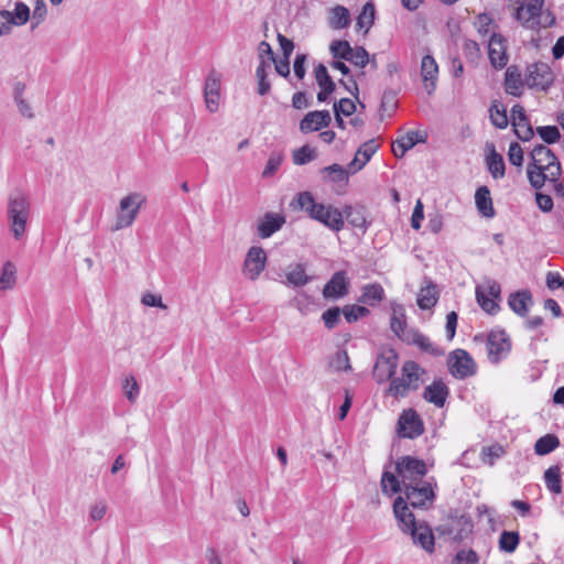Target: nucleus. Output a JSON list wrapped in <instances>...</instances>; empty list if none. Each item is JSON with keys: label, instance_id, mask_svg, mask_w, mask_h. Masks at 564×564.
<instances>
[{"label": "nucleus", "instance_id": "9d476101", "mask_svg": "<svg viewBox=\"0 0 564 564\" xmlns=\"http://www.w3.org/2000/svg\"><path fill=\"white\" fill-rule=\"evenodd\" d=\"M397 471L401 477L403 486L422 482L427 469L424 460L411 456H404L397 463Z\"/></svg>", "mask_w": 564, "mask_h": 564}, {"label": "nucleus", "instance_id": "2eb2a0df", "mask_svg": "<svg viewBox=\"0 0 564 564\" xmlns=\"http://www.w3.org/2000/svg\"><path fill=\"white\" fill-rule=\"evenodd\" d=\"M397 367L398 355L393 349H389L378 357L373 368V377L380 383L391 380Z\"/></svg>", "mask_w": 564, "mask_h": 564}, {"label": "nucleus", "instance_id": "4468645a", "mask_svg": "<svg viewBox=\"0 0 564 564\" xmlns=\"http://www.w3.org/2000/svg\"><path fill=\"white\" fill-rule=\"evenodd\" d=\"M267 253L261 247H251L243 261L242 273L251 281L257 280L265 268Z\"/></svg>", "mask_w": 564, "mask_h": 564}, {"label": "nucleus", "instance_id": "ea45409f", "mask_svg": "<svg viewBox=\"0 0 564 564\" xmlns=\"http://www.w3.org/2000/svg\"><path fill=\"white\" fill-rule=\"evenodd\" d=\"M486 164L492 176L505 175V161L503 158L495 151V147L491 149L486 158Z\"/></svg>", "mask_w": 564, "mask_h": 564}, {"label": "nucleus", "instance_id": "79ce46f5", "mask_svg": "<svg viewBox=\"0 0 564 564\" xmlns=\"http://www.w3.org/2000/svg\"><path fill=\"white\" fill-rule=\"evenodd\" d=\"M520 542V535L514 531H502L499 538V549L506 553H512L516 551Z\"/></svg>", "mask_w": 564, "mask_h": 564}, {"label": "nucleus", "instance_id": "7c9ffc66", "mask_svg": "<svg viewBox=\"0 0 564 564\" xmlns=\"http://www.w3.org/2000/svg\"><path fill=\"white\" fill-rule=\"evenodd\" d=\"M341 213L343 217L345 216L352 227L360 228L364 231L368 229L370 223L367 220L366 209L364 206L346 205Z\"/></svg>", "mask_w": 564, "mask_h": 564}, {"label": "nucleus", "instance_id": "20e7f679", "mask_svg": "<svg viewBox=\"0 0 564 564\" xmlns=\"http://www.w3.org/2000/svg\"><path fill=\"white\" fill-rule=\"evenodd\" d=\"M30 214V203L22 192H14L10 195L8 205V219L10 229L17 240L24 235L26 221Z\"/></svg>", "mask_w": 564, "mask_h": 564}, {"label": "nucleus", "instance_id": "f3484780", "mask_svg": "<svg viewBox=\"0 0 564 564\" xmlns=\"http://www.w3.org/2000/svg\"><path fill=\"white\" fill-rule=\"evenodd\" d=\"M349 292V280L344 270L335 272L330 280L324 285L322 294L325 300H338Z\"/></svg>", "mask_w": 564, "mask_h": 564}, {"label": "nucleus", "instance_id": "5701e85b", "mask_svg": "<svg viewBox=\"0 0 564 564\" xmlns=\"http://www.w3.org/2000/svg\"><path fill=\"white\" fill-rule=\"evenodd\" d=\"M285 224V217L281 214L267 213L258 223V235L262 238H269L279 231Z\"/></svg>", "mask_w": 564, "mask_h": 564}, {"label": "nucleus", "instance_id": "864d4df0", "mask_svg": "<svg viewBox=\"0 0 564 564\" xmlns=\"http://www.w3.org/2000/svg\"><path fill=\"white\" fill-rule=\"evenodd\" d=\"M382 491L389 496L401 490L399 479L391 473L386 471L381 478Z\"/></svg>", "mask_w": 564, "mask_h": 564}, {"label": "nucleus", "instance_id": "423d86ee", "mask_svg": "<svg viewBox=\"0 0 564 564\" xmlns=\"http://www.w3.org/2000/svg\"><path fill=\"white\" fill-rule=\"evenodd\" d=\"M420 387V366L415 361H406L402 366V377L391 379L388 393L394 398H403L410 390Z\"/></svg>", "mask_w": 564, "mask_h": 564}, {"label": "nucleus", "instance_id": "c756f323", "mask_svg": "<svg viewBox=\"0 0 564 564\" xmlns=\"http://www.w3.org/2000/svg\"><path fill=\"white\" fill-rule=\"evenodd\" d=\"M419 142H424L422 133L420 131L412 130L392 143V151L395 156L401 158Z\"/></svg>", "mask_w": 564, "mask_h": 564}, {"label": "nucleus", "instance_id": "3c124183", "mask_svg": "<svg viewBox=\"0 0 564 564\" xmlns=\"http://www.w3.org/2000/svg\"><path fill=\"white\" fill-rule=\"evenodd\" d=\"M536 133L546 144H553L561 139V133L556 126L538 127Z\"/></svg>", "mask_w": 564, "mask_h": 564}, {"label": "nucleus", "instance_id": "603ef678", "mask_svg": "<svg viewBox=\"0 0 564 564\" xmlns=\"http://www.w3.org/2000/svg\"><path fill=\"white\" fill-rule=\"evenodd\" d=\"M479 556L471 549H462L453 557L451 564H478Z\"/></svg>", "mask_w": 564, "mask_h": 564}, {"label": "nucleus", "instance_id": "052dcab7", "mask_svg": "<svg viewBox=\"0 0 564 564\" xmlns=\"http://www.w3.org/2000/svg\"><path fill=\"white\" fill-rule=\"evenodd\" d=\"M283 161V154L281 152H272L268 159V162L262 172V176H269L275 173Z\"/></svg>", "mask_w": 564, "mask_h": 564}, {"label": "nucleus", "instance_id": "4c0bfd02", "mask_svg": "<svg viewBox=\"0 0 564 564\" xmlns=\"http://www.w3.org/2000/svg\"><path fill=\"white\" fill-rule=\"evenodd\" d=\"M271 67L270 63L267 61H261L256 69V77L258 80V94L264 96L269 94L271 89V84L268 80V69Z\"/></svg>", "mask_w": 564, "mask_h": 564}, {"label": "nucleus", "instance_id": "412c9836", "mask_svg": "<svg viewBox=\"0 0 564 564\" xmlns=\"http://www.w3.org/2000/svg\"><path fill=\"white\" fill-rule=\"evenodd\" d=\"M390 328L402 340L405 341V335L414 330L408 327L405 308L402 304H391Z\"/></svg>", "mask_w": 564, "mask_h": 564}, {"label": "nucleus", "instance_id": "7ed1b4c3", "mask_svg": "<svg viewBox=\"0 0 564 564\" xmlns=\"http://www.w3.org/2000/svg\"><path fill=\"white\" fill-rule=\"evenodd\" d=\"M530 156L531 162L528 164L527 176H560V162L546 145H535Z\"/></svg>", "mask_w": 564, "mask_h": 564}, {"label": "nucleus", "instance_id": "bb28decb", "mask_svg": "<svg viewBox=\"0 0 564 564\" xmlns=\"http://www.w3.org/2000/svg\"><path fill=\"white\" fill-rule=\"evenodd\" d=\"M376 140H368L357 150L354 160L349 163V172L356 173L370 160L378 150Z\"/></svg>", "mask_w": 564, "mask_h": 564}, {"label": "nucleus", "instance_id": "9b49d317", "mask_svg": "<svg viewBox=\"0 0 564 564\" xmlns=\"http://www.w3.org/2000/svg\"><path fill=\"white\" fill-rule=\"evenodd\" d=\"M511 350V340L503 329L491 330L487 337L488 358L498 364L508 356Z\"/></svg>", "mask_w": 564, "mask_h": 564}, {"label": "nucleus", "instance_id": "393cba45", "mask_svg": "<svg viewBox=\"0 0 564 564\" xmlns=\"http://www.w3.org/2000/svg\"><path fill=\"white\" fill-rule=\"evenodd\" d=\"M448 387L442 380H435L423 392V398L437 408H443L448 397Z\"/></svg>", "mask_w": 564, "mask_h": 564}, {"label": "nucleus", "instance_id": "0e129e2a", "mask_svg": "<svg viewBox=\"0 0 564 564\" xmlns=\"http://www.w3.org/2000/svg\"><path fill=\"white\" fill-rule=\"evenodd\" d=\"M492 23V19L490 18L489 14L487 13H480L477 18H476V22H475V25L477 26V30H478V33L481 35V36H487L489 34V31H490V24Z\"/></svg>", "mask_w": 564, "mask_h": 564}, {"label": "nucleus", "instance_id": "680f3d73", "mask_svg": "<svg viewBox=\"0 0 564 564\" xmlns=\"http://www.w3.org/2000/svg\"><path fill=\"white\" fill-rule=\"evenodd\" d=\"M397 106L395 93L392 90H386L381 98L380 111L389 112L390 115L397 109Z\"/></svg>", "mask_w": 564, "mask_h": 564}, {"label": "nucleus", "instance_id": "1a4fd4ad", "mask_svg": "<svg viewBox=\"0 0 564 564\" xmlns=\"http://www.w3.org/2000/svg\"><path fill=\"white\" fill-rule=\"evenodd\" d=\"M405 499L404 502L408 505V502L413 508H422L427 509L431 507L435 499V492L431 486L430 482H416L403 486Z\"/></svg>", "mask_w": 564, "mask_h": 564}, {"label": "nucleus", "instance_id": "f257e3e1", "mask_svg": "<svg viewBox=\"0 0 564 564\" xmlns=\"http://www.w3.org/2000/svg\"><path fill=\"white\" fill-rule=\"evenodd\" d=\"M393 512L400 522L401 530L412 536L413 543L421 546L427 553H432L435 544L432 529L427 524L415 520L414 514L409 510V506L402 497H398L394 500Z\"/></svg>", "mask_w": 564, "mask_h": 564}, {"label": "nucleus", "instance_id": "13d9d810", "mask_svg": "<svg viewBox=\"0 0 564 564\" xmlns=\"http://www.w3.org/2000/svg\"><path fill=\"white\" fill-rule=\"evenodd\" d=\"M330 366L336 371H348L351 369L349 357L347 351L339 350L335 354L334 358L330 361Z\"/></svg>", "mask_w": 564, "mask_h": 564}, {"label": "nucleus", "instance_id": "f03ea898", "mask_svg": "<svg viewBox=\"0 0 564 564\" xmlns=\"http://www.w3.org/2000/svg\"><path fill=\"white\" fill-rule=\"evenodd\" d=\"M296 204L312 219L323 224L328 229L337 232L344 228L343 213L332 205L317 203L310 192L300 193L296 197Z\"/></svg>", "mask_w": 564, "mask_h": 564}, {"label": "nucleus", "instance_id": "dca6fc26", "mask_svg": "<svg viewBox=\"0 0 564 564\" xmlns=\"http://www.w3.org/2000/svg\"><path fill=\"white\" fill-rule=\"evenodd\" d=\"M488 56L490 64L496 69H502L508 64L507 40L499 33L494 32L488 42Z\"/></svg>", "mask_w": 564, "mask_h": 564}, {"label": "nucleus", "instance_id": "bf43d9fd", "mask_svg": "<svg viewBox=\"0 0 564 564\" xmlns=\"http://www.w3.org/2000/svg\"><path fill=\"white\" fill-rule=\"evenodd\" d=\"M356 104L349 98H341L334 102V112L338 111L339 115L349 117L356 111Z\"/></svg>", "mask_w": 564, "mask_h": 564}, {"label": "nucleus", "instance_id": "4be33fe9", "mask_svg": "<svg viewBox=\"0 0 564 564\" xmlns=\"http://www.w3.org/2000/svg\"><path fill=\"white\" fill-rule=\"evenodd\" d=\"M204 97L207 109L210 112H216L220 99V80L215 72H212L205 80Z\"/></svg>", "mask_w": 564, "mask_h": 564}, {"label": "nucleus", "instance_id": "39448f33", "mask_svg": "<svg viewBox=\"0 0 564 564\" xmlns=\"http://www.w3.org/2000/svg\"><path fill=\"white\" fill-rule=\"evenodd\" d=\"M145 200V196L137 192L123 196L119 202L111 230L118 231L131 227Z\"/></svg>", "mask_w": 564, "mask_h": 564}, {"label": "nucleus", "instance_id": "f704fd0d", "mask_svg": "<svg viewBox=\"0 0 564 564\" xmlns=\"http://www.w3.org/2000/svg\"><path fill=\"white\" fill-rule=\"evenodd\" d=\"M438 300V292L436 290V285L433 283H429L426 286L421 288L416 303L420 308L429 310L432 308Z\"/></svg>", "mask_w": 564, "mask_h": 564}, {"label": "nucleus", "instance_id": "a18cd8bd", "mask_svg": "<svg viewBox=\"0 0 564 564\" xmlns=\"http://www.w3.org/2000/svg\"><path fill=\"white\" fill-rule=\"evenodd\" d=\"M370 311L361 305H345L343 307V315L347 323H355L358 319L369 315Z\"/></svg>", "mask_w": 564, "mask_h": 564}, {"label": "nucleus", "instance_id": "cd10ccee", "mask_svg": "<svg viewBox=\"0 0 564 564\" xmlns=\"http://www.w3.org/2000/svg\"><path fill=\"white\" fill-rule=\"evenodd\" d=\"M523 85H525V83L522 80L520 69L516 65L509 66L505 74L506 93L519 97L522 95Z\"/></svg>", "mask_w": 564, "mask_h": 564}, {"label": "nucleus", "instance_id": "e2e57ef3", "mask_svg": "<svg viewBox=\"0 0 564 564\" xmlns=\"http://www.w3.org/2000/svg\"><path fill=\"white\" fill-rule=\"evenodd\" d=\"M509 161L516 166H521L523 162V150L519 143L512 142L508 152Z\"/></svg>", "mask_w": 564, "mask_h": 564}, {"label": "nucleus", "instance_id": "473e14b6", "mask_svg": "<svg viewBox=\"0 0 564 564\" xmlns=\"http://www.w3.org/2000/svg\"><path fill=\"white\" fill-rule=\"evenodd\" d=\"M476 207L480 215L487 218H492L496 214L490 191L487 186H480L475 193Z\"/></svg>", "mask_w": 564, "mask_h": 564}, {"label": "nucleus", "instance_id": "de8ad7c7", "mask_svg": "<svg viewBox=\"0 0 564 564\" xmlns=\"http://www.w3.org/2000/svg\"><path fill=\"white\" fill-rule=\"evenodd\" d=\"M489 112L491 123L495 127L503 129L508 126L509 120L505 108H500L498 104H494L491 105Z\"/></svg>", "mask_w": 564, "mask_h": 564}, {"label": "nucleus", "instance_id": "aec40b11", "mask_svg": "<svg viewBox=\"0 0 564 564\" xmlns=\"http://www.w3.org/2000/svg\"><path fill=\"white\" fill-rule=\"evenodd\" d=\"M438 66L432 55H425L421 62V76L427 95H432L436 89Z\"/></svg>", "mask_w": 564, "mask_h": 564}, {"label": "nucleus", "instance_id": "b1692460", "mask_svg": "<svg viewBox=\"0 0 564 564\" xmlns=\"http://www.w3.org/2000/svg\"><path fill=\"white\" fill-rule=\"evenodd\" d=\"M533 304L532 294L529 290L513 292L508 297V305L513 313L525 317L530 306Z\"/></svg>", "mask_w": 564, "mask_h": 564}, {"label": "nucleus", "instance_id": "69168bd1", "mask_svg": "<svg viewBox=\"0 0 564 564\" xmlns=\"http://www.w3.org/2000/svg\"><path fill=\"white\" fill-rule=\"evenodd\" d=\"M141 303L150 307H160L162 310L167 308V306L163 303L161 295H156L150 292L142 295Z\"/></svg>", "mask_w": 564, "mask_h": 564}, {"label": "nucleus", "instance_id": "72a5a7b5", "mask_svg": "<svg viewBox=\"0 0 564 564\" xmlns=\"http://www.w3.org/2000/svg\"><path fill=\"white\" fill-rule=\"evenodd\" d=\"M285 276L288 284L294 288L304 286L312 281V278L306 274L303 263H296L290 267Z\"/></svg>", "mask_w": 564, "mask_h": 564}, {"label": "nucleus", "instance_id": "338daca9", "mask_svg": "<svg viewBox=\"0 0 564 564\" xmlns=\"http://www.w3.org/2000/svg\"><path fill=\"white\" fill-rule=\"evenodd\" d=\"M535 202H536L538 207L543 213H549L553 209V205H554L553 199L549 194L536 192L535 193Z\"/></svg>", "mask_w": 564, "mask_h": 564}, {"label": "nucleus", "instance_id": "8fccbe9b", "mask_svg": "<svg viewBox=\"0 0 564 564\" xmlns=\"http://www.w3.org/2000/svg\"><path fill=\"white\" fill-rule=\"evenodd\" d=\"M346 61L359 67H365L370 63L369 54L364 46L352 48Z\"/></svg>", "mask_w": 564, "mask_h": 564}, {"label": "nucleus", "instance_id": "a878e982", "mask_svg": "<svg viewBox=\"0 0 564 564\" xmlns=\"http://www.w3.org/2000/svg\"><path fill=\"white\" fill-rule=\"evenodd\" d=\"M404 343L416 345L421 350L432 356L437 357L444 355L443 348L432 343L427 336L423 335L417 329H414L412 333L406 334Z\"/></svg>", "mask_w": 564, "mask_h": 564}, {"label": "nucleus", "instance_id": "6ab92c4d", "mask_svg": "<svg viewBox=\"0 0 564 564\" xmlns=\"http://www.w3.org/2000/svg\"><path fill=\"white\" fill-rule=\"evenodd\" d=\"M332 117L328 110H314L307 112L300 122V130L303 133L318 131L322 128L328 127Z\"/></svg>", "mask_w": 564, "mask_h": 564}, {"label": "nucleus", "instance_id": "774afa93", "mask_svg": "<svg viewBox=\"0 0 564 564\" xmlns=\"http://www.w3.org/2000/svg\"><path fill=\"white\" fill-rule=\"evenodd\" d=\"M457 319L458 315L456 312L452 311L446 315V336L448 340H452L455 337L456 328H457Z\"/></svg>", "mask_w": 564, "mask_h": 564}, {"label": "nucleus", "instance_id": "09e8293b", "mask_svg": "<svg viewBox=\"0 0 564 564\" xmlns=\"http://www.w3.org/2000/svg\"><path fill=\"white\" fill-rule=\"evenodd\" d=\"M316 156L315 149L305 144L293 151V162L296 165H303L311 162Z\"/></svg>", "mask_w": 564, "mask_h": 564}, {"label": "nucleus", "instance_id": "6e6d98bb", "mask_svg": "<svg viewBox=\"0 0 564 564\" xmlns=\"http://www.w3.org/2000/svg\"><path fill=\"white\" fill-rule=\"evenodd\" d=\"M123 393L126 398L131 402L134 403L139 397L140 387L138 384L137 379L133 376H129L124 379L123 386Z\"/></svg>", "mask_w": 564, "mask_h": 564}, {"label": "nucleus", "instance_id": "c03bdc74", "mask_svg": "<svg viewBox=\"0 0 564 564\" xmlns=\"http://www.w3.org/2000/svg\"><path fill=\"white\" fill-rule=\"evenodd\" d=\"M315 79L319 88H325V90H334L336 89V84L330 78L327 68L324 64H318L315 69Z\"/></svg>", "mask_w": 564, "mask_h": 564}, {"label": "nucleus", "instance_id": "0eeeda50", "mask_svg": "<svg viewBox=\"0 0 564 564\" xmlns=\"http://www.w3.org/2000/svg\"><path fill=\"white\" fill-rule=\"evenodd\" d=\"M500 284L495 280H486L476 288V301L489 315H496L499 312L498 301L500 300Z\"/></svg>", "mask_w": 564, "mask_h": 564}, {"label": "nucleus", "instance_id": "6e6552de", "mask_svg": "<svg viewBox=\"0 0 564 564\" xmlns=\"http://www.w3.org/2000/svg\"><path fill=\"white\" fill-rule=\"evenodd\" d=\"M524 83L531 89L547 91L554 83V74L546 63H533L527 67Z\"/></svg>", "mask_w": 564, "mask_h": 564}, {"label": "nucleus", "instance_id": "c85d7f7f", "mask_svg": "<svg viewBox=\"0 0 564 564\" xmlns=\"http://www.w3.org/2000/svg\"><path fill=\"white\" fill-rule=\"evenodd\" d=\"M542 12L536 9V7L527 4L520 6L516 10V19L528 29H536L541 25L540 17Z\"/></svg>", "mask_w": 564, "mask_h": 564}, {"label": "nucleus", "instance_id": "e433bc0d", "mask_svg": "<svg viewBox=\"0 0 564 564\" xmlns=\"http://www.w3.org/2000/svg\"><path fill=\"white\" fill-rule=\"evenodd\" d=\"M544 481L546 488L555 494L558 495L562 492V478H561V469L558 466H552L544 473Z\"/></svg>", "mask_w": 564, "mask_h": 564}, {"label": "nucleus", "instance_id": "f8f14e48", "mask_svg": "<svg viewBox=\"0 0 564 564\" xmlns=\"http://www.w3.org/2000/svg\"><path fill=\"white\" fill-rule=\"evenodd\" d=\"M398 435L403 438H416L424 433V423L413 409L404 410L398 420Z\"/></svg>", "mask_w": 564, "mask_h": 564}, {"label": "nucleus", "instance_id": "c9c22d12", "mask_svg": "<svg viewBox=\"0 0 564 564\" xmlns=\"http://www.w3.org/2000/svg\"><path fill=\"white\" fill-rule=\"evenodd\" d=\"M560 446V440L555 434H545L534 444V452L539 456H544Z\"/></svg>", "mask_w": 564, "mask_h": 564}, {"label": "nucleus", "instance_id": "58836bf2", "mask_svg": "<svg viewBox=\"0 0 564 564\" xmlns=\"http://www.w3.org/2000/svg\"><path fill=\"white\" fill-rule=\"evenodd\" d=\"M17 283V268L11 261H7L0 275V291L11 290Z\"/></svg>", "mask_w": 564, "mask_h": 564}, {"label": "nucleus", "instance_id": "4d7b16f0", "mask_svg": "<svg viewBox=\"0 0 564 564\" xmlns=\"http://www.w3.org/2000/svg\"><path fill=\"white\" fill-rule=\"evenodd\" d=\"M11 13H12V24H14V25H23L28 22V20L30 18L29 7L21 1H18L15 3L14 11Z\"/></svg>", "mask_w": 564, "mask_h": 564}, {"label": "nucleus", "instance_id": "ddd939ff", "mask_svg": "<svg viewBox=\"0 0 564 564\" xmlns=\"http://www.w3.org/2000/svg\"><path fill=\"white\" fill-rule=\"evenodd\" d=\"M451 373L458 379H465L475 375L476 364L471 356L464 349L454 350L448 358Z\"/></svg>", "mask_w": 564, "mask_h": 564}, {"label": "nucleus", "instance_id": "a211bd4d", "mask_svg": "<svg viewBox=\"0 0 564 564\" xmlns=\"http://www.w3.org/2000/svg\"><path fill=\"white\" fill-rule=\"evenodd\" d=\"M511 119L514 127L516 134L523 141H529L533 138L534 131L527 117L525 110L521 105H514L511 108Z\"/></svg>", "mask_w": 564, "mask_h": 564}, {"label": "nucleus", "instance_id": "37998d69", "mask_svg": "<svg viewBox=\"0 0 564 564\" xmlns=\"http://www.w3.org/2000/svg\"><path fill=\"white\" fill-rule=\"evenodd\" d=\"M376 9L372 2H367L362 7V11L357 18V28L366 29V32L372 26L375 22Z\"/></svg>", "mask_w": 564, "mask_h": 564}, {"label": "nucleus", "instance_id": "49530a36", "mask_svg": "<svg viewBox=\"0 0 564 564\" xmlns=\"http://www.w3.org/2000/svg\"><path fill=\"white\" fill-rule=\"evenodd\" d=\"M343 308L333 306L322 314V321L327 329H334L341 321Z\"/></svg>", "mask_w": 564, "mask_h": 564}, {"label": "nucleus", "instance_id": "5fc2aeb1", "mask_svg": "<svg viewBox=\"0 0 564 564\" xmlns=\"http://www.w3.org/2000/svg\"><path fill=\"white\" fill-rule=\"evenodd\" d=\"M329 50L334 58H341L346 61L352 47L347 41L336 40L330 43Z\"/></svg>", "mask_w": 564, "mask_h": 564}, {"label": "nucleus", "instance_id": "a19ab883", "mask_svg": "<svg viewBox=\"0 0 564 564\" xmlns=\"http://www.w3.org/2000/svg\"><path fill=\"white\" fill-rule=\"evenodd\" d=\"M330 26L335 30L344 29L350 23V14L347 8L337 6L333 9V17L330 18Z\"/></svg>", "mask_w": 564, "mask_h": 564}, {"label": "nucleus", "instance_id": "2f4dec72", "mask_svg": "<svg viewBox=\"0 0 564 564\" xmlns=\"http://www.w3.org/2000/svg\"><path fill=\"white\" fill-rule=\"evenodd\" d=\"M384 297V290L379 283H369L362 286L358 302L369 306L378 305Z\"/></svg>", "mask_w": 564, "mask_h": 564}]
</instances>
